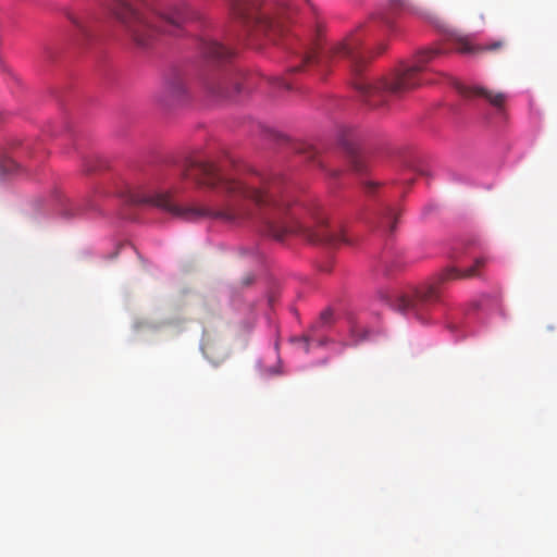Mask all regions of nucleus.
I'll list each match as a JSON object with an SVG mask.
<instances>
[{
  "label": "nucleus",
  "instance_id": "nucleus-1",
  "mask_svg": "<svg viewBox=\"0 0 557 557\" xmlns=\"http://www.w3.org/2000/svg\"><path fill=\"white\" fill-rule=\"evenodd\" d=\"M182 176L199 187L220 188L224 201L218 207H182L172 191L150 193L129 188L125 201L152 206L186 221L214 219L234 226L259 225L269 237L283 240L287 234H301L311 243L339 245L344 233L331 231L319 203L307 196L297 197L281 174H227L223 164L193 156L186 159Z\"/></svg>",
  "mask_w": 557,
  "mask_h": 557
},
{
  "label": "nucleus",
  "instance_id": "nucleus-2",
  "mask_svg": "<svg viewBox=\"0 0 557 557\" xmlns=\"http://www.w3.org/2000/svg\"><path fill=\"white\" fill-rule=\"evenodd\" d=\"M108 9L133 40L149 46L161 32L175 34L186 20L184 4H150L146 0H109Z\"/></svg>",
  "mask_w": 557,
  "mask_h": 557
},
{
  "label": "nucleus",
  "instance_id": "nucleus-3",
  "mask_svg": "<svg viewBox=\"0 0 557 557\" xmlns=\"http://www.w3.org/2000/svg\"><path fill=\"white\" fill-rule=\"evenodd\" d=\"M363 38L359 32L351 34L343 41L324 46L320 40H315L300 55L298 65L290 67L293 72L315 69L321 75L329 71L333 59L343 58L349 61L350 67L355 74H360L368 62L375 55L374 52L363 48ZM386 48L381 42L376 54L382 53Z\"/></svg>",
  "mask_w": 557,
  "mask_h": 557
},
{
  "label": "nucleus",
  "instance_id": "nucleus-4",
  "mask_svg": "<svg viewBox=\"0 0 557 557\" xmlns=\"http://www.w3.org/2000/svg\"><path fill=\"white\" fill-rule=\"evenodd\" d=\"M485 265L484 258H478L473 265L466 270L449 267L443 270L432 282H426L408 292H394L387 298L389 306L396 311L417 318L429 306L437 302L441 298L442 285L453 280L470 278L479 275V269Z\"/></svg>",
  "mask_w": 557,
  "mask_h": 557
},
{
  "label": "nucleus",
  "instance_id": "nucleus-5",
  "mask_svg": "<svg viewBox=\"0 0 557 557\" xmlns=\"http://www.w3.org/2000/svg\"><path fill=\"white\" fill-rule=\"evenodd\" d=\"M438 49H426L417 53L414 63L396 73L392 78H383L376 82H368L356 78L355 88L363 96L369 106L379 107L386 101L387 96H400L421 84L419 74L426 65L441 55Z\"/></svg>",
  "mask_w": 557,
  "mask_h": 557
},
{
  "label": "nucleus",
  "instance_id": "nucleus-6",
  "mask_svg": "<svg viewBox=\"0 0 557 557\" xmlns=\"http://www.w3.org/2000/svg\"><path fill=\"white\" fill-rule=\"evenodd\" d=\"M234 20L247 30L262 33L271 38L283 32L282 15L286 8H274L263 0H225Z\"/></svg>",
  "mask_w": 557,
  "mask_h": 557
},
{
  "label": "nucleus",
  "instance_id": "nucleus-7",
  "mask_svg": "<svg viewBox=\"0 0 557 557\" xmlns=\"http://www.w3.org/2000/svg\"><path fill=\"white\" fill-rule=\"evenodd\" d=\"M202 84L209 95L219 99L232 98L242 91L240 77L222 70L206 74Z\"/></svg>",
  "mask_w": 557,
  "mask_h": 557
},
{
  "label": "nucleus",
  "instance_id": "nucleus-8",
  "mask_svg": "<svg viewBox=\"0 0 557 557\" xmlns=\"http://www.w3.org/2000/svg\"><path fill=\"white\" fill-rule=\"evenodd\" d=\"M188 98V87L185 77L181 73L170 76L163 84L159 94V101L164 106H174Z\"/></svg>",
  "mask_w": 557,
  "mask_h": 557
},
{
  "label": "nucleus",
  "instance_id": "nucleus-9",
  "mask_svg": "<svg viewBox=\"0 0 557 557\" xmlns=\"http://www.w3.org/2000/svg\"><path fill=\"white\" fill-rule=\"evenodd\" d=\"M460 95L468 99L480 98L486 101L490 106L495 108L497 111H502L504 109L506 102V95L503 92H496L490 89H486L481 86H460L458 88Z\"/></svg>",
  "mask_w": 557,
  "mask_h": 557
},
{
  "label": "nucleus",
  "instance_id": "nucleus-10",
  "mask_svg": "<svg viewBox=\"0 0 557 557\" xmlns=\"http://www.w3.org/2000/svg\"><path fill=\"white\" fill-rule=\"evenodd\" d=\"M456 49L460 53L475 54L481 52H497L506 46L504 39H495L485 45H474L469 36L453 35Z\"/></svg>",
  "mask_w": 557,
  "mask_h": 557
},
{
  "label": "nucleus",
  "instance_id": "nucleus-11",
  "mask_svg": "<svg viewBox=\"0 0 557 557\" xmlns=\"http://www.w3.org/2000/svg\"><path fill=\"white\" fill-rule=\"evenodd\" d=\"M199 50L203 59L209 62L224 63L234 55V50L214 39H202Z\"/></svg>",
  "mask_w": 557,
  "mask_h": 557
},
{
  "label": "nucleus",
  "instance_id": "nucleus-12",
  "mask_svg": "<svg viewBox=\"0 0 557 557\" xmlns=\"http://www.w3.org/2000/svg\"><path fill=\"white\" fill-rule=\"evenodd\" d=\"M397 211L392 207H385L377 218V227L392 234L396 228Z\"/></svg>",
  "mask_w": 557,
  "mask_h": 557
},
{
  "label": "nucleus",
  "instance_id": "nucleus-13",
  "mask_svg": "<svg viewBox=\"0 0 557 557\" xmlns=\"http://www.w3.org/2000/svg\"><path fill=\"white\" fill-rule=\"evenodd\" d=\"M346 134L343 135V144L347 147V150L350 154V163L355 171L361 172L364 169L363 160L361 156L348 144V139L346 138Z\"/></svg>",
  "mask_w": 557,
  "mask_h": 557
},
{
  "label": "nucleus",
  "instance_id": "nucleus-14",
  "mask_svg": "<svg viewBox=\"0 0 557 557\" xmlns=\"http://www.w3.org/2000/svg\"><path fill=\"white\" fill-rule=\"evenodd\" d=\"M350 332H351V335L355 338L356 343L366 339L368 337V333H369L368 330L360 324H354L351 326Z\"/></svg>",
  "mask_w": 557,
  "mask_h": 557
},
{
  "label": "nucleus",
  "instance_id": "nucleus-15",
  "mask_svg": "<svg viewBox=\"0 0 557 557\" xmlns=\"http://www.w3.org/2000/svg\"><path fill=\"white\" fill-rule=\"evenodd\" d=\"M69 18L74 24V26L76 27L79 35H82L83 37L88 36L87 27L85 25V22L82 18L73 16V15H70Z\"/></svg>",
  "mask_w": 557,
  "mask_h": 557
},
{
  "label": "nucleus",
  "instance_id": "nucleus-16",
  "mask_svg": "<svg viewBox=\"0 0 557 557\" xmlns=\"http://www.w3.org/2000/svg\"><path fill=\"white\" fill-rule=\"evenodd\" d=\"M379 187L377 183L375 182H372V181H368L364 183V190L366 193L368 194H372L374 193V190Z\"/></svg>",
  "mask_w": 557,
  "mask_h": 557
},
{
  "label": "nucleus",
  "instance_id": "nucleus-17",
  "mask_svg": "<svg viewBox=\"0 0 557 557\" xmlns=\"http://www.w3.org/2000/svg\"><path fill=\"white\" fill-rule=\"evenodd\" d=\"M277 87L280 88H285V89H289L290 88V85L284 79V78H275L274 82H273Z\"/></svg>",
  "mask_w": 557,
  "mask_h": 557
},
{
  "label": "nucleus",
  "instance_id": "nucleus-18",
  "mask_svg": "<svg viewBox=\"0 0 557 557\" xmlns=\"http://www.w3.org/2000/svg\"><path fill=\"white\" fill-rule=\"evenodd\" d=\"M332 319V311L325 310L321 313V320L323 323H329Z\"/></svg>",
  "mask_w": 557,
  "mask_h": 557
},
{
  "label": "nucleus",
  "instance_id": "nucleus-19",
  "mask_svg": "<svg viewBox=\"0 0 557 557\" xmlns=\"http://www.w3.org/2000/svg\"><path fill=\"white\" fill-rule=\"evenodd\" d=\"M255 277L252 274H247L244 278H243V285L245 286H248L250 285L252 282H253Z\"/></svg>",
  "mask_w": 557,
  "mask_h": 557
},
{
  "label": "nucleus",
  "instance_id": "nucleus-20",
  "mask_svg": "<svg viewBox=\"0 0 557 557\" xmlns=\"http://www.w3.org/2000/svg\"><path fill=\"white\" fill-rule=\"evenodd\" d=\"M299 343H301L304 345V349L306 352L309 351V338L308 337H302L300 339H298Z\"/></svg>",
  "mask_w": 557,
  "mask_h": 557
},
{
  "label": "nucleus",
  "instance_id": "nucleus-21",
  "mask_svg": "<svg viewBox=\"0 0 557 557\" xmlns=\"http://www.w3.org/2000/svg\"><path fill=\"white\" fill-rule=\"evenodd\" d=\"M397 3H398L399 5H403L401 0H397Z\"/></svg>",
  "mask_w": 557,
  "mask_h": 557
}]
</instances>
